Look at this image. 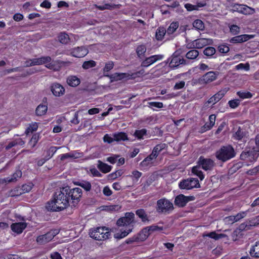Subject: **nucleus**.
Listing matches in <instances>:
<instances>
[{
  "mask_svg": "<svg viewBox=\"0 0 259 259\" xmlns=\"http://www.w3.org/2000/svg\"><path fill=\"white\" fill-rule=\"evenodd\" d=\"M67 190L66 187H64L57 191L54 196L53 199L47 203L46 208L50 211H59L71 205L70 199L67 196Z\"/></svg>",
  "mask_w": 259,
  "mask_h": 259,
  "instance_id": "f257e3e1",
  "label": "nucleus"
},
{
  "mask_svg": "<svg viewBox=\"0 0 259 259\" xmlns=\"http://www.w3.org/2000/svg\"><path fill=\"white\" fill-rule=\"evenodd\" d=\"M51 58L49 56H44L40 58H33L27 60L25 62V67L46 64V67L50 69L57 71L60 69V66L56 62H51Z\"/></svg>",
  "mask_w": 259,
  "mask_h": 259,
  "instance_id": "f03ea898",
  "label": "nucleus"
},
{
  "mask_svg": "<svg viewBox=\"0 0 259 259\" xmlns=\"http://www.w3.org/2000/svg\"><path fill=\"white\" fill-rule=\"evenodd\" d=\"M235 156L234 148L230 145L221 147L215 153L216 158L222 161L225 162L233 158Z\"/></svg>",
  "mask_w": 259,
  "mask_h": 259,
  "instance_id": "7ed1b4c3",
  "label": "nucleus"
},
{
  "mask_svg": "<svg viewBox=\"0 0 259 259\" xmlns=\"http://www.w3.org/2000/svg\"><path fill=\"white\" fill-rule=\"evenodd\" d=\"M108 228H94L90 230L91 237L97 240H103L108 238L110 235Z\"/></svg>",
  "mask_w": 259,
  "mask_h": 259,
  "instance_id": "20e7f679",
  "label": "nucleus"
},
{
  "mask_svg": "<svg viewBox=\"0 0 259 259\" xmlns=\"http://www.w3.org/2000/svg\"><path fill=\"white\" fill-rule=\"evenodd\" d=\"M66 189L70 203L71 206H75L81 199L82 195V190L79 188L70 189L68 187H66Z\"/></svg>",
  "mask_w": 259,
  "mask_h": 259,
  "instance_id": "39448f33",
  "label": "nucleus"
},
{
  "mask_svg": "<svg viewBox=\"0 0 259 259\" xmlns=\"http://www.w3.org/2000/svg\"><path fill=\"white\" fill-rule=\"evenodd\" d=\"M148 228H144L137 236H134L132 238L127 240V243H131L133 242L143 241L145 240L149 236L150 231L156 230L161 231L162 230V228H149L148 229Z\"/></svg>",
  "mask_w": 259,
  "mask_h": 259,
  "instance_id": "423d86ee",
  "label": "nucleus"
},
{
  "mask_svg": "<svg viewBox=\"0 0 259 259\" xmlns=\"http://www.w3.org/2000/svg\"><path fill=\"white\" fill-rule=\"evenodd\" d=\"M59 232L60 230L58 229H52L46 234L38 236L36 239V242L40 245L45 244L51 241Z\"/></svg>",
  "mask_w": 259,
  "mask_h": 259,
  "instance_id": "0eeeda50",
  "label": "nucleus"
},
{
  "mask_svg": "<svg viewBox=\"0 0 259 259\" xmlns=\"http://www.w3.org/2000/svg\"><path fill=\"white\" fill-rule=\"evenodd\" d=\"M212 44V40L210 38H200L192 41L187 44L188 49H201L205 46Z\"/></svg>",
  "mask_w": 259,
  "mask_h": 259,
  "instance_id": "6e6552de",
  "label": "nucleus"
},
{
  "mask_svg": "<svg viewBox=\"0 0 259 259\" xmlns=\"http://www.w3.org/2000/svg\"><path fill=\"white\" fill-rule=\"evenodd\" d=\"M173 208V204L165 198L159 199L157 202V210L159 212H169Z\"/></svg>",
  "mask_w": 259,
  "mask_h": 259,
  "instance_id": "1a4fd4ad",
  "label": "nucleus"
},
{
  "mask_svg": "<svg viewBox=\"0 0 259 259\" xmlns=\"http://www.w3.org/2000/svg\"><path fill=\"white\" fill-rule=\"evenodd\" d=\"M179 187L182 189L190 190L194 188L200 187L198 180L195 178L184 180L179 183Z\"/></svg>",
  "mask_w": 259,
  "mask_h": 259,
  "instance_id": "9d476101",
  "label": "nucleus"
},
{
  "mask_svg": "<svg viewBox=\"0 0 259 259\" xmlns=\"http://www.w3.org/2000/svg\"><path fill=\"white\" fill-rule=\"evenodd\" d=\"M219 74L217 71H209L199 79V82L202 84H208L215 80Z\"/></svg>",
  "mask_w": 259,
  "mask_h": 259,
  "instance_id": "9b49d317",
  "label": "nucleus"
},
{
  "mask_svg": "<svg viewBox=\"0 0 259 259\" xmlns=\"http://www.w3.org/2000/svg\"><path fill=\"white\" fill-rule=\"evenodd\" d=\"M135 214L133 212H126L125 215L119 219L117 221L118 227H124L131 225L134 221Z\"/></svg>",
  "mask_w": 259,
  "mask_h": 259,
  "instance_id": "f8f14e48",
  "label": "nucleus"
},
{
  "mask_svg": "<svg viewBox=\"0 0 259 259\" xmlns=\"http://www.w3.org/2000/svg\"><path fill=\"white\" fill-rule=\"evenodd\" d=\"M164 56L162 55H155L146 58L141 63V66L148 67L151 65L154 64L157 61L162 60Z\"/></svg>",
  "mask_w": 259,
  "mask_h": 259,
  "instance_id": "ddd939ff",
  "label": "nucleus"
},
{
  "mask_svg": "<svg viewBox=\"0 0 259 259\" xmlns=\"http://www.w3.org/2000/svg\"><path fill=\"white\" fill-rule=\"evenodd\" d=\"M194 197L193 196H185L183 194L177 196L175 200L176 205L179 207H183L189 201L193 200Z\"/></svg>",
  "mask_w": 259,
  "mask_h": 259,
  "instance_id": "4468645a",
  "label": "nucleus"
},
{
  "mask_svg": "<svg viewBox=\"0 0 259 259\" xmlns=\"http://www.w3.org/2000/svg\"><path fill=\"white\" fill-rule=\"evenodd\" d=\"M198 164L200 165L204 170H207L211 169L214 166V162L210 159L200 157L199 159Z\"/></svg>",
  "mask_w": 259,
  "mask_h": 259,
  "instance_id": "2eb2a0df",
  "label": "nucleus"
},
{
  "mask_svg": "<svg viewBox=\"0 0 259 259\" xmlns=\"http://www.w3.org/2000/svg\"><path fill=\"white\" fill-rule=\"evenodd\" d=\"M89 53L88 50L85 47H77L71 50L70 54L77 58L83 57Z\"/></svg>",
  "mask_w": 259,
  "mask_h": 259,
  "instance_id": "dca6fc26",
  "label": "nucleus"
},
{
  "mask_svg": "<svg viewBox=\"0 0 259 259\" xmlns=\"http://www.w3.org/2000/svg\"><path fill=\"white\" fill-rule=\"evenodd\" d=\"M51 91L53 95L56 97L61 96L65 93L64 88L58 83H55L52 85Z\"/></svg>",
  "mask_w": 259,
  "mask_h": 259,
  "instance_id": "f3484780",
  "label": "nucleus"
},
{
  "mask_svg": "<svg viewBox=\"0 0 259 259\" xmlns=\"http://www.w3.org/2000/svg\"><path fill=\"white\" fill-rule=\"evenodd\" d=\"M186 61L180 57L172 56L169 62V66L174 69L181 64H185Z\"/></svg>",
  "mask_w": 259,
  "mask_h": 259,
  "instance_id": "a211bd4d",
  "label": "nucleus"
},
{
  "mask_svg": "<svg viewBox=\"0 0 259 259\" xmlns=\"http://www.w3.org/2000/svg\"><path fill=\"white\" fill-rule=\"evenodd\" d=\"M66 81L69 86L72 87H76L80 83V79L75 75H70L68 76Z\"/></svg>",
  "mask_w": 259,
  "mask_h": 259,
  "instance_id": "6ab92c4d",
  "label": "nucleus"
},
{
  "mask_svg": "<svg viewBox=\"0 0 259 259\" xmlns=\"http://www.w3.org/2000/svg\"><path fill=\"white\" fill-rule=\"evenodd\" d=\"M81 156L82 153H80L76 151H73L69 153L63 154L60 155V159L61 160H64L67 158L77 159L80 158Z\"/></svg>",
  "mask_w": 259,
  "mask_h": 259,
  "instance_id": "aec40b11",
  "label": "nucleus"
},
{
  "mask_svg": "<svg viewBox=\"0 0 259 259\" xmlns=\"http://www.w3.org/2000/svg\"><path fill=\"white\" fill-rule=\"evenodd\" d=\"M252 37L247 34H243L235 36L231 38V42L234 43H239L246 41L251 38Z\"/></svg>",
  "mask_w": 259,
  "mask_h": 259,
  "instance_id": "412c9836",
  "label": "nucleus"
},
{
  "mask_svg": "<svg viewBox=\"0 0 259 259\" xmlns=\"http://www.w3.org/2000/svg\"><path fill=\"white\" fill-rule=\"evenodd\" d=\"M97 167L103 173H107L111 171L112 167L107 164L102 162L101 160L98 161Z\"/></svg>",
  "mask_w": 259,
  "mask_h": 259,
  "instance_id": "4be33fe9",
  "label": "nucleus"
},
{
  "mask_svg": "<svg viewBox=\"0 0 259 259\" xmlns=\"http://www.w3.org/2000/svg\"><path fill=\"white\" fill-rule=\"evenodd\" d=\"M113 137L114 141H124L128 140L127 135L123 132L115 133L113 134Z\"/></svg>",
  "mask_w": 259,
  "mask_h": 259,
  "instance_id": "5701e85b",
  "label": "nucleus"
},
{
  "mask_svg": "<svg viewBox=\"0 0 259 259\" xmlns=\"http://www.w3.org/2000/svg\"><path fill=\"white\" fill-rule=\"evenodd\" d=\"M200 165L199 164L194 166L192 169V172L194 175L199 177L201 181L203 180L204 178V176L201 170Z\"/></svg>",
  "mask_w": 259,
  "mask_h": 259,
  "instance_id": "b1692460",
  "label": "nucleus"
},
{
  "mask_svg": "<svg viewBox=\"0 0 259 259\" xmlns=\"http://www.w3.org/2000/svg\"><path fill=\"white\" fill-rule=\"evenodd\" d=\"M249 253L250 255L252 257L256 258L259 257V242H256L255 244L252 246Z\"/></svg>",
  "mask_w": 259,
  "mask_h": 259,
  "instance_id": "393cba45",
  "label": "nucleus"
},
{
  "mask_svg": "<svg viewBox=\"0 0 259 259\" xmlns=\"http://www.w3.org/2000/svg\"><path fill=\"white\" fill-rule=\"evenodd\" d=\"M147 48L145 45H141L138 46L136 48V53L140 58L144 57Z\"/></svg>",
  "mask_w": 259,
  "mask_h": 259,
  "instance_id": "a878e982",
  "label": "nucleus"
},
{
  "mask_svg": "<svg viewBox=\"0 0 259 259\" xmlns=\"http://www.w3.org/2000/svg\"><path fill=\"white\" fill-rule=\"evenodd\" d=\"M59 42L62 44H67L70 41L69 35L65 32H61L58 36Z\"/></svg>",
  "mask_w": 259,
  "mask_h": 259,
  "instance_id": "bb28decb",
  "label": "nucleus"
},
{
  "mask_svg": "<svg viewBox=\"0 0 259 259\" xmlns=\"http://www.w3.org/2000/svg\"><path fill=\"white\" fill-rule=\"evenodd\" d=\"M215 115L211 114L209 117V122H206L204 125V128L206 130H209L211 129L215 124Z\"/></svg>",
  "mask_w": 259,
  "mask_h": 259,
  "instance_id": "cd10ccee",
  "label": "nucleus"
},
{
  "mask_svg": "<svg viewBox=\"0 0 259 259\" xmlns=\"http://www.w3.org/2000/svg\"><path fill=\"white\" fill-rule=\"evenodd\" d=\"M48 110V107L46 105L40 104L39 105L35 110L36 114L37 116H42L45 115Z\"/></svg>",
  "mask_w": 259,
  "mask_h": 259,
  "instance_id": "c85d7f7f",
  "label": "nucleus"
},
{
  "mask_svg": "<svg viewBox=\"0 0 259 259\" xmlns=\"http://www.w3.org/2000/svg\"><path fill=\"white\" fill-rule=\"evenodd\" d=\"M166 33V30L163 27H159L155 33L156 39L158 40H161Z\"/></svg>",
  "mask_w": 259,
  "mask_h": 259,
  "instance_id": "c756f323",
  "label": "nucleus"
},
{
  "mask_svg": "<svg viewBox=\"0 0 259 259\" xmlns=\"http://www.w3.org/2000/svg\"><path fill=\"white\" fill-rule=\"evenodd\" d=\"M102 207V210L110 212L118 211L121 208V206L119 205L103 206Z\"/></svg>",
  "mask_w": 259,
  "mask_h": 259,
  "instance_id": "7c9ffc66",
  "label": "nucleus"
},
{
  "mask_svg": "<svg viewBox=\"0 0 259 259\" xmlns=\"http://www.w3.org/2000/svg\"><path fill=\"white\" fill-rule=\"evenodd\" d=\"M127 77L126 74L123 73H115L110 76L111 81H117Z\"/></svg>",
  "mask_w": 259,
  "mask_h": 259,
  "instance_id": "2f4dec72",
  "label": "nucleus"
},
{
  "mask_svg": "<svg viewBox=\"0 0 259 259\" xmlns=\"http://www.w3.org/2000/svg\"><path fill=\"white\" fill-rule=\"evenodd\" d=\"M60 147H57L55 146L51 147L48 150L46 151L47 157V160L50 159L54 154L56 152L58 149H60Z\"/></svg>",
  "mask_w": 259,
  "mask_h": 259,
  "instance_id": "473e14b6",
  "label": "nucleus"
},
{
  "mask_svg": "<svg viewBox=\"0 0 259 259\" xmlns=\"http://www.w3.org/2000/svg\"><path fill=\"white\" fill-rule=\"evenodd\" d=\"M142 172L138 170H134L132 171V174L128 176L133 179V183L134 184L138 182L139 179L142 176Z\"/></svg>",
  "mask_w": 259,
  "mask_h": 259,
  "instance_id": "72a5a7b5",
  "label": "nucleus"
},
{
  "mask_svg": "<svg viewBox=\"0 0 259 259\" xmlns=\"http://www.w3.org/2000/svg\"><path fill=\"white\" fill-rule=\"evenodd\" d=\"M147 134V130L145 128L137 130L134 134V136L137 139L140 140L144 139V136Z\"/></svg>",
  "mask_w": 259,
  "mask_h": 259,
  "instance_id": "f704fd0d",
  "label": "nucleus"
},
{
  "mask_svg": "<svg viewBox=\"0 0 259 259\" xmlns=\"http://www.w3.org/2000/svg\"><path fill=\"white\" fill-rule=\"evenodd\" d=\"M76 185L79 186L85 190L89 191L91 189V184L89 182L82 181L81 182H77L75 183Z\"/></svg>",
  "mask_w": 259,
  "mask_h": 259,
  "instance_id": "c9c22d12",
  "label": "nucleus"
},
{
  "mask_svg": "<svg viewBox=\"0 0 259 259\" xmlns=\"http://www.w3.org/2000/svg\"><path fill=\"white\" fill-rule=\"evenodd\" d=\"M179 27V23L177 22H172L168 27L166 32L168 34H171L174 33Z\"/></svg>",
  "mask_w": 259,
  "mask_h": 259,
  "instance_id": "e433bc0d",
  "label": "nucleus"
},
{
  "mask_svg": "<svg viewBox=\"0 0 259 259\" xmlns=\"http://www.w3.org/2000/svg\"><path fill=\"white\" fill-rule=\"evenodd\" d=\"M199 55V52L196 50H191L187 53L186 57L188 59H194Z\"/></svg>",
  "mask_w": 259,
  "mask_h": 259,
  "instance_id": "4c0bfd02",
  "label": "nucleus"
},
{
  "mask_svg": "<svg viewBox=\"0 0 259 259\" xmlns=\"http://www.w3.org/2000/svg\"><path fill=\"white\" fill-rule=\"evenodd\" d=\"M136 214L142 220L143 222L148 221V217L143 209H138L136 212Z\"/></svg>",
  "mask_w": 259,
  "mask_h": 259,
  "instance_id": "58836bf2",
  "label": "nucleus"
},
{
  "mask_svg": "<svg viewBox=\"0 0 259 259\" xmlns=\"http://www.w3.org/2000/svg\"><path fill=\"white\" fill-rule=\"evenodd\" d=\"M96 65V62L95 61L89 60L84 62L82 65V67L84 69L87 70L94 67Z\"/></svg>",
  "mask_w": 259,
  "mask_h": 259,
  "instance_id": "ea45409f",
  "label": "nucleus"
},
{
  "mask_svg": "<svg viewBox=\"0 0 259 259\" xmlns=\"http://www.w3.org/2000/svg\"><path fill=\"white\" fill-rule=\"evenodd\" d=\"M19 219L20 222L13 223L10 227H27V225H29V223L26 222L23 218L19 217Z\"/></svg>",
  "mask_w": 259,
  "mask_h": 259,
  "instance_id": "a19ab883",
  "label": "nucleus"
},
{
  "mask_svg": "<svg viewBox=\"0 0 259 259\" xmlns=\"http://www.w3.org/2000/svg\"><path fill=\"white\" fill-rule=\"evenodd\" d=\"M38 128V124L37 122H33L31 123L29 126L27 127V128L25 131V134L26 135H28L30 133H32V132L36 131Z\"/></svg>",
  "mask_w": 259,
  "mask_h": 259,
  "instance_id": "79ce46f5",
  "label": "nucleus"
},
{
  "mask_svg": "<svg viewBox=\"0 0 259 259\" xmlns=\"http://www.w3.org/2000/svg\"><path fill=\"white\" fill-rule=\"evenodd\" d=\"M205 236H208L211 238H213L215 240H218L225 237L226 235L223 233L219 234L215 232H212L205 235Z\"/></svg>",
  "mask_w": 259,
  "mask_h": 259,
  "instance_id": "37998d69",
  "label": "nucleus"
},
{
  "mask_svg": "<svg viewBox=\"0 0 259 259\" xmlns=\"http://www.w3.org/2000/svg\"><path fill=\"white\" fill-rule=\"evenodd\" d=\"M244 136V132L242 129L239 127L233 134V137L236 140H241Z\"/></svg>",
  "mask_w": 259,
  "mask_h": 259,
  "instance_id": "c03bdc74",
  "label": "nucleus"
},
{
  "mask_svg": "<svg viewBox=\"0 0 259 259\" xmlns=\"http://www.w3.org/2000/svg\"><path fill=\"white\" fill-rule=\"evenodd\" d=\"M39 139V135L37 133L34 134L30 139L29 145L32 148L34 147Z\"/></svg>",
  "mask_w": 259,
  "mask_h": 259,
  "instance_id": "a18cd8bd",
  "label": "nucleus"
},
{
  "mask_svg": "<svg viewBox=\"0 0 259 259\" xmlns=\"http://www.w3.org/2000/svg\"><path fill=\"white\" fill-rule=\"evenodd\" d=\"M237 95L242 99H249L252 97V95L249 92H237Z\"/></svg>",
  "mask_w": 259,
  "mask_h": 259,
  "instance_id": "49530a36",
  "label": "nucleus"
},
{
  "mask_svg": "<svg viewBox=\"0 0 259 259\" xmlns=\"http://www.w3.org/2000/svg\"><path fill=\"white\" fill-rule=\"evenodd\" d=\"M165 146L164 144H158L154 148L152 152L157 157L159 153L165 148Z\"/></svg>",
  "mask_w": 259,
  "mask_h": 259,
  "instance_id": "de8ad7c7",
  "label": "nucleus"
},
{
  "mask_svg": "<svg viewBox=\"0 0 259 259\" xmlns=\"http://www.w3.org/2000/svg\"><path fill=\"white\" fill-rule=\"evenodd\" d=\"M96 8L100 10H112L113 9L115 5H112L110 4H105L102 6H98L97 5H94Z\"/></svg>",
  "mask_w": 259,
  "mask_h": 259,
  "instance_id": "09e8293b",
  "label": "nucleus"
},
{
  "mask_svg": "<svg viewBox=\"0 0 259 259\" xmlns=\"http://www.w3.org/2000/svg\"><path fill=\"white\" fill-rule=\"evenodd\" d=\"M193 26L194 28L198 30H203L204 28L203 22L199 19L195 20L193 23Z\"/></svg>",
  "mask_w": 259,
  "mask_h": 259,
  "instance_id": "8fccbe9b",
  "label": "nucleus"
},
{
  "mask_svg": "<svg viewBox=\"0 0 259 259\" xmlns=\"http://www.w3.org/2000/svg\"><path fill=\"white\" fill-rule=\"evenodd\" d=\"M228 91V89L225 88L219 91L214 96L218 102L224 96Z\"/></svg>",
  "mask_w": 259,
  "mask_h": 259,
  "instance_id": "3c124183",
  "label": "nucleus"
},
{
  "mask_svg": "<svg viewBox=\"0 0 259 259\" xmlns=\"http://www.w3.org/2000/svg\"><path fill=\"white\" fill-rule=\"evenodd\" d=\"M148 107L153 110H155L154 108H162L163 107V104L162 102H148Z\"/></svg>",
  "mask_w": 259,
  "mask_h": 259,
  "instance_id": "603ef678",
  "label": "nucleus"
},
{
  "mask_svg": "<svg viewBox=\"0 0 259 259\" xmlns=\"http://www.w3.org/2000/svg\"><path fill=\"white\" fill-rule=\"evenodd\" d=\"M23 193L21 192L20 187H16L10 192L9 195L11 197H14L20 196Z\"/></svg>",
  "mask_w": 259,
  "mask_h": 259,
  "instance_id": "864d4df0",
  "label": "nucleus"
},
{
  "mask_svg": "<svg viewBox=\"0 0 259 259\" xmlns=\"http://www.w3.org/2000/svg\"><path fill=\"white\" fill-rule=\"evenodd\" d=\"M131 231L132 229H128L127 231L125 230H121L120 233H116L114 234V237L118 239H121L127 236Z\"/></svg>",
  "mask_w": 259,
  "mask_h": 259,
  "instance_id": "5fc2aeb1",
  "label": "nucleus"
},
{
  "mask_svg": "<svg viewBox=\"0 0 259 259\" xmlns=\"http://www.w3.org/2000/svg\"><path fill=\"white\" fill-rule=\"evenodd\" d=\"M215 53V49L213 47H209L205 48L203 51V53L207 56H211Z\"/></svg>",
  "mask_w": 259,
  "mask_h": 259,
  "instance_id": "6e6d98bb",
  "label": "nucleus"
},
{
  "mask_svg": "<svg viewBox=\"0 0 259 259\" xmlns=\"http://www.w3.org/2000/svg\"><path fill=\"white\" fill-rule=\"evenodd\" d=\"M247 211H241L237 213L236 215H233L235 222L239 221L245 217L247 215Z\"/></svg>",
  "mask_w": 259,
  "mask_h": 259,
  "instance_id": "4d7b16f0",
  "label": "nucleus"
},
{
  "mask_svg": "<svg viewBox=\"0 0 259 259\" xmlns=\"http://www.w3.org/2000/svg\"><path fill=\"white\" fill-rule=\"evenodd\" d=\"M240 103V100L239 99H234L230 100L228 102V104L229 106L232 108L235 109L237 108L239 105Z\"/></svg>",
  "mask_w": 259,
  "mask_h": 259,
  "instance_id": "13d9d810",
  "label": "nucleus"
},
{
  "mask_svg": "<svg viewBox=\"0 0 259 259\" xmlns=\"http://www.w3.org/2000/svg\"><path fill=\"white\" fill-rule=\"evenodd\" d=\"M153 163V162L152 161L146 157L141 162L140 165L142 167L145 168L147 167L151 166Z\"/></svg>",
  "mask_w": 259,
  "mask_h": 259,
  "instance_id": "bf43d9fd",
  "label": "nucleus"
},
{
  "mask_svg": "<svg viewBox=\"0 0 259 259\" xmlns=\"http://www.w3.org/2000/svg\"><path fill=\"white\" fill-rule=\"evenodd\" d=\"M22 176V172L20 170H17L15 173L10 177L11 182H15L18 178H21Z\"/></svg>",
  "mask_w": 259,
  "mask_h": 259,
  "instance_id": "052dcab7",
  "label": "nucleus"
},
{
  "mask_svg": "<svg viewBox=\"0 0 259 259\" xmlns=\"http://www.w3.org/2000/svg\"><path fill=\"white\" fill-rule=\"evenodd\" d=\"M32 184L31 183L23 185L20 188L21 189V192H22L23 193L29 192L32 189Z\"/></svg>",
  "mask_w": 259,
  "mask_h": 259,
  "instance_id": "680f3d73",
  "label": "nucleus"
},
{
  "mask_svg": "<svg viewBox=\"0 0 259 259\" xmlns=\"http://www.w3.org/2000/svg\"><path fill=\"white\" fill-rule=\"evenodd\" d=\"M123 174V172L122 171V170L120 169L110 174L109 175V177L111 179L114 180L117 178L118 177H120Z\"/></svg>",
  "mask_w": 259,
  "mask_h": 259,
  "instance_id": "e2e57ef3",
  "label": "nucleus"
},
{
  "mask_svg": "<svg viewBox=\"0 0 259 259\" xmlns=\"http://www.w3.org/2000/svg\"><path fill=\"white\" fill-rule=\"evenodd\" d=\"M236 68L237 70L244 69L245 71H248L249 70V65L248 63H246V64L240 63L238 65L236 66Z\"/></svg>",
  "mask_w": 259,
  "mask_h": 259,
  "instance_id": "0e129e2a",
  "label": "nucleus"
},
{
  "mask_svg": "<svg viewBox=\"0 0 259 259\" xmlns=\"http://www.w3.org/2000/svg\"><path fill=\"white\" fill-rule=\"evenodd\" d=\"M114 66V63L112 61H109L106 63L105 66L104 68V72H108L111 70Z\"/></svg>",
  "mask_w": 259,
  "mask_h": 259,
  "instance_id": "69168bd1",
  "label": "nucleus"
},
{
  "mask_svg": "<svg viewBox=\"0 0 259 259\" xmlns=\"http://www.w3.org/2000/svg\"><path fill=\"white\" fill-rule=\"evenodd\" d=\"M218 49L219 52L222 53H227L230 50L229 47L225 45H222L219 46Z\"/></svg>",
  "mask_w": 259,
  "mask_h": 259,
  "instance_id": "338daca9",
  "label": "nucleus"
},
{
  "mask_svg": "<svg viewBox=\"0 0 259 259\" xmlns=\"http://www.w3.org/2000/svg\"><path fill=\"white\" fill-rule=\"evenodd\" d=\"M118 157L119 156L118 155H114L111 156L107 157L106 159V161L111 164H114L116 162Z\"/></svg>",
  "mask_w": 259,
  "mask_h": 259,
  "instance_id": "774afa93",
  "label": "nucleus"
}]
</instances>
